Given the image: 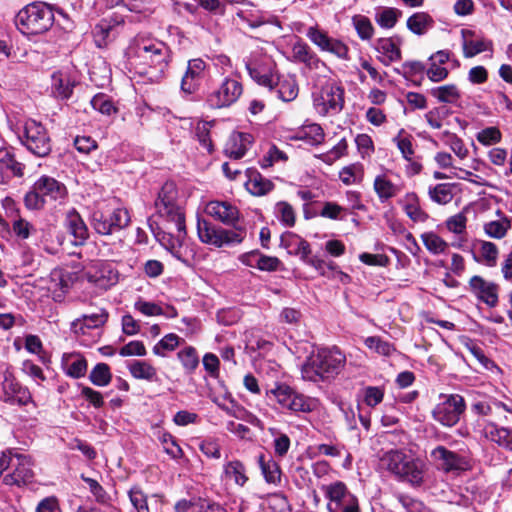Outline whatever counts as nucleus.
I'll return each instance as SVG.
<instances>
[{"mask_svg": "<svg viewBox=\"0 0 512 512\" xmlns=\"http://www.w3.org/2000/svg\"><path fill=\"white\" fill-rule=\"evenodd\" d=\"M156 214L163 218L168 224H172L177 231L176 237L171 233L162 231L159 227H154V222L148 220L149 227L158 241L169 249L172 254L181 259L177 247L186 236L185 217L178 202V190L174 182H166L158 192L154 203Z\"/></svg>", "mask_w": 512, "mask_h": 512, "instance_id": "1", "label": "nucleus"}, {"mask_svg": "<svg viewBox=\"0 0 512 512\" xmlns=\"http://www.w3.org/2000/svg\"><path fill=\"white\" fill-rule=\"evenodd\" d=\"M130 49L139 60L140 74L148 76L151 80L163 77L170 58L169 48L163 42L137 36Z\"/></svg>", "mask_w": 512, "mask_h": 512, "instance_id": "2", "label": "nucleus"}, {"mask_svg": "<svg viewBox=\"0 0 512 512\" xmlns=\"http://www.w3.org/2000/svg\"><path fill=\"white\" fill-rule=\"evenodd\" d=\"M380 465L396 479L418 488L424 482L425 464L420 459L408 456L404 451L392 449L380 458Z\"/></svg>", "mask_w": 512, "mask_h": 512, "instance_id": "3", "label": "nucleus"}, {"mask_svg": "<svg viewBox=\"0 0 512 512\" xmlns=\"http://www.w3.org/2000/svg\"><path fill=\"white\" fill-rule=\"evenodd\" d=\"M345 363L346 357L337 347L319 349L303 364L301 375L304 380L324 381L338 375Z\"/></svg>", "mask_w": 512, "mask_h": 512, "instance_id": "4", "label": "nucleus"}, {"mask_svg": "<svg viewBox=\"0 0 512 512\" xmlns=\"http://www.w3.org/2000/svg\"><path fill=\"white\" fill-rule=\"evenodd\" d=\"M54 23L52 8L44 2H33L22 8L15 16L17 29L27 36L47 32Z\"/></svg>", "mask_w": 512, "mask_h": 512, "instance_id": "5", "label": "nucleus"}, {"mask_svg": "<svg viewBox=\"0 0 512 512\" xmlns=\"http://www.w3.org/2000/svg\"><path fill=\"white\" fill-rule=\"evenodd\" d=\"M23 145L37 157H46L52 150L51 139L45 126L34 119H27L23 125Z\"/></svg>", "mask_w": 512, "mask_h": 512, "instance_id": "6", "label": "nucleus"}, {"mask_svg": "<svg viewBox=\"0 0 512 512\" xmlns=\"http://www.w3.org/2000/svg\"><path fill=\"white\" fill-rule=\"evenodd\" d=\"M439 400L432 410L433 419L443 426H455L466 410L464 398L459 394H440Z\"/></svg>", "mask_w": 512, "mask_h": 512, "instance_id": "7", "label": "nucleus"}, {"mask_svg": "<svg viewBox=\"0 0 512 512\" xmlns=\"http://www.w3.org/2000/svg\"><path fill=\"white\" fill-rule=\"evenodd\" d=\"M270 393L283 409L293 413H310L318 406V401L315 398L300 394L285 384L278 385Z\"/></svg>", "mask_w": 512, "mask_h": 512, "instance_id": "8", "label": "nucleus"}, {"mask_svg": "<svg viewBox=\"0 0 512 512\" xmlns=\"http://www.w3.org/2000/svg\"><path fill=\"white\" fill-rule=\"evenodd\" d=\"M130 221L128 210L119 207L112 211H94L91 226L100 235H111L128 227Z\"/></svg>", "mask_w": 512, "mask_h": 512, "instance_id": "9", "label": "nucleus"}, {"mask_svg": "<svg viewBox=\"0 0 512 512\" xmlns=\"http://www.w3.org/2000/svg\"><path fill=\"white\" fill-rule=\"evenodd\" d=\"M245 67L253 81L269 90L274 89L277 71L276 63L271 57L254 54L245 62Z\"/></svg>", "mask_w": 512, "mask_h": 512, "instance_id": "10", "label": "nucleus"}, {"mask_svg": "<svg viewBox=\"0 0 512 512\" xmlns=\"http://www.w3.org/2000/svg\"><path fill=\"white\" fill-rule=\"evenodd\" d=\"M242 93V83L237 79L226 77L217 89L207 95L206 103L212 109L230 107L237 102Z\"/></svg>", "mask_w": 512, "mask_h": 512, "instance_id": "11", "label": "nucleus"}, {"mask_svg": "<svg viewBox=\"0 0 512 512\" xmlns=\"http://www.w3.org/2000/svg\"><path fill=\"white\" fill-rule=\"evenodd\" d=\"M314 106L323 116L339 113L344 107L343 87L334 82L326 83L314 97Z\"/></svg>", "mask_w": 512, "mask_h": 512, "instance_id": "12", "label": "nucleus"}, {"mask_svg": "<svg viewBox=\"0 0 512 512\" xmlns=\"http://www.w3.org/2000/svg\"><path fill=\"white\" fill-rule=\"evenodd\" d=\"M306 36L321 51L329 52L342 60H349L348 46L343 41L330 37L317 25L310 26L306 31Z\"/></svg>", "mask_w": 512, "mask_h": 512, "instance_id": "13", "label": "nucleus"}, {"mask_svg": "<svg viewBox=\"0 0 512 512\" xmlns=\"http://www.w3.org/2000/svg\"><path fill=\"white\" fill-rule=\"evenodd\" d=\"M209 73L210 65L207 61L202 58L190 59L181 79V91L188 95L196 93Z\"/></svg>", "mask_w": 512, "mask_h": 512, "instance_id": "14", "label": "nucleus"}, {"mask_svg": "<svg viewBox=\"0 0 512 512\" xmlns=\"http://www.w3.org/2000/svg\"><path fill=\"white\" fill-rule=\"evenodd\" d=\"M438 469L445 473L464 471L468 469L469 462L466 457L439 445L430 454Z\"/></svg>", "mask_w": 512, "mask_h": 512, "instance_id": "15", "label": "nucleus"}, {"mask_svg": "<svg viewBox=\"0 0 512 512\" xmlns=\"http://www.w3.org/2000/svg\"><path fill=\"white\" fill-rule=\"evenodd\" d=\"M13 472L4 476L3 482L6 485H27L33 482L34 472L32 470L31 458L27 455L14 453L11 466Z\"/></svg>", "mask_w": 512, "mask_h": 512, "instance_id": "16", "label": "nucleus"}, {"mask_svg": "<svg viewBox=\"0 0 512 512\" xmlns=\"http://www.w3.org/2000/svg\"><path fill=\"white\" fill-rule=\"evenodd\" d=\"M84 275L88 282L101 290H107L118 282V272L106 262H95L87 268Z\"/></svg>", "mask_w": 512, "mask_h": 512, "instance_id": "17", "label": "nucleus"}, {"mask_svg": "<svg viewBox=\"0 0 512 512\" xmlns=\"http://www.w3.org/2000/svg\"><path fill=\"white\" fill-rule=\"evenodd\" d=\"M35 190L47 203L62 202L67 197V188L60 181L50 176H41L35 183Z\"/></svg>", "mask_w": 512, "mask_h": 512, "instance_id": "18", "label": "nucleus"}, {"mask_svg": "<svg viewBox=\"0 0 512 512\" xmlns=\"http://www.w3.org/2000/svg\"><path fill=\"white\" fill-rule=\"evenodd\" d=\"M471 292L489 307L498 304L499 286L494 282H488L481 276L475 275L469 281Z\"/></svg>", "mask_w": 512, "mask_h": 512, "instance_id": "19", "label": "nucleus"}, {"mask_svg": "<svg viewBox=\"0 0 512 512\" xmlns=\"http://www.w3.org/2000/svg\"><path fill=\"white\" fill-rule=\"evenodd\" d=\"M205 212L223 224L231 226L237 223L240 215L238 208L227 201H210Z\"/></svg>", "mask_w": 512, "mask_h": 512, "instance_id": "20", "label": "nucleus"}, {"mask_svg": "<svg viewBox=\"0 0 512 512\" xmlns=\"http://www.w3.org/2000/svg\"><path fill=\"white\" fill-rule=\"evenodd\" d=\"M292 57L295 62L304 64L310 70H318L325 65L310 46L301 39L293 44Z\"/></svg>", "mask_w": 512, "mask_h": 512, "instance_id": "21", "label": "nucleus"}, {"mask_svg": "<svg viewBox=\"0 0 512 512\" xmlns=\"http://www.w3.org/2000/svg\"><path fill=\"white\" fill-rule=\"evenodd\" d=\"M250 134L236 132L233 133L226 142L224 153L231 159H241L247 152L252 142Z\"/></svg>", "mask_w": 512, "mask_h": 512, "instance_id": "22", "label": "nucleus"}, {"mask_svg": "<svg viewBox=\"0 0 512 512\" xmlns=\"http://www.w3.org/2000/svg\"><path fill=\"white\" fill-rule=\"evenodd\" d=\"M322 490L324 491L325 497L329 499L327 505H331V507L336 510L354 496V494L349 491L346 484L341 481L323 486Z\"/></svg>", "mask_w": 512, "mask_h": 512, "instance_id": "23", "label": "nucleus"}, {"mask_svg": "<svg viewBox=\"0 0 512 512\" xmlns=\"http://www.w3.org/2000/svg\"><path fill=\"white\" fill-rule=\"evenodd\" d=\"M123 23V20H117L116 18H103L101 19L93 29V37L97 47L102 48L108 45L112 40L111 35L116 26Z\"/></svg>", "mask_w": 512, "mask_h": 512, "instance_id": "24", "label": "nucleus"}, {"mask_svg": "<svg viewBox=\"0 0 512 512\" xmlns=\"http://www.w3.org/2000/svg\"><path fill=\"white\" fill-rule=\"evenodd\" d=\"M404 212L413 222H425L428 219V214L421 208L420 200L415 192H408L399 201Z\"/></svg>", "mask_w": 512, "mask_h": 512, "instance_id": "25", "label": "nucleus"}, {"mask_svg": "<svg viewBox=\"0 0 512 512\" xmlns=\"http://www.w3.org/2000/svg\"><path fill=\"white\" fill-rule=\"evenodd\" d=\"M220 231H222L221 227H216L205 219H198L197 233L202 243L222 247L223 241H221L222 233H220Z\"/></svg>", "mask_w": 512, "mask_h": 512, "instance_id": "26", "label": "nucleus"}, {"mask_svg": "<svg viewBox=\"0 0 512 512\" xmlns=\"http://www.w3.org/2000/svg\"><path fill=\"white\" fill-rule=\"evenodd\" d=\"M282 245L286 248H291L290 253L299 255L304 263L312 257L310 244L300 236L294 233H287L281 237Z\"/></svg>", "mask_w": 512, "mask_h": 512, "instance_id": "27", "label": "nucleus"}, {"mask_svg": "<svg viewBox=\"0 0 512 512\" xmlns=\"http://www.w3.org/2000/svg\"><path fill=\"white\" fill-rule=\"evenodd\" d=\"M375 49L382 54L379 60L385 66L401 60V50L392 38H379L376 41Z\"/></svg>", "mask_w": 512, "mask_h": 512, "instance_id": "28", "label": "nucleus"}, {"mask_svg": "<svg viewBox=\"0 0 512 512\" xmlns=\"http://www.w3.org/2000/svg\"><path fill=\"white\" fill-rule=\"evenodd\" d=\"M66 225L69 232L74 236L76 244H83L87 240L89 236L88 228L75 209L67 213Z\"/></svg>", "mask_w": 512, "mask_h": 512, "instance_id": "29", "label": "nucleus"}, {"mask_svg": "<svg viewBox=\"0 0 512 512\" xmlns=\"http://www.w3.org/2000/svg\"><path fill=\"white\" fill-rule=\"evenodd\" d=\"M62 367L68 376L78 379L86 374L87 361L80 355L64 354Z\"/></svg>", "mask_w": 512, "mask_h": 512, "instance_id": "30", "label": "nucleus"}, {"mask_svg": "<svg viewBox=\"0 0 512 512\" xmlns=\"http://www.w3.org/2000/svg\"><path fill=\"white\" fill-rule=\"evenodd\" d=\"M373 188L381 203L387 202L400 192V187L394 184L385 175L376 176Z\"/></svg>", "mask_w": 512, "mask_h": 512, "instance_id": "31", "label": "nucleus"}, {"mask_svg": "<svg viewBox=\"0 0 512 512\" xmlns=\"http://www.w3.org/2000/svg\"><path fill=\"white\" fill-rule=\"evenodd\" d=\"M274 89L279 99L284 102H290L294 100L299 92L297 81L292 77H286L280 79L277 75L275 79Z\"/></svg>", "mask_w": 512, "mask_h": 512, "instance_id": "32", "label": "nucleus"}, {"mask_svg": "<svg viewBox=\"0 0 512 512\" xmlns=\"http://www.w3.org/2000/svg\"><path fill=\"white\" fill-rule=\"evenodd\" d=\"M258 463L264 479L267 483L278 484L281 481V469L279 464L271 457L264 454L258 456Z\"/></svg>", "mask_w": 512, "mask_h": 512, "instance_id": "33", "label": "nucleus"}, {"mask_svg": "<svg viewBox=\"0 0 512 512\" xmlns=\"http://www.w3.org/2000/svg\"><path fill=\"white\" fill-rule=\"evenodd\" d=\"M74 84L67 74L58 71L52 74V93L60 99H68L73 92Z\"/></svg>", "mask_w": 512, "mask_h": 512, "instance_id": "34", "label": "nucleus"}, {"mask_svg": "<svg viewBox=\"0 0 512 512\" xmlns=\"http://www.w3.org/2000/svg\"><path fill=\"white\" fill-rule=\"evenodd\" d=\"M407 28L416 35H424L434 25L433 18L426 12H416L407 19Z\"/></svg>", "mask_w": 512, "mask_h": 512, "instance_id": "35", "label": "nucleus"}, {"mask_svg": "<svg viewBox=\"0 0 512 512\" xmlns=\"http://www.w3.org/2000/svg\"><path fill=\"white\" fill-rule=\"evenodd\" d=\"M402 17V11L394 7H378L375 11L376 23L384 29H392L399 18Z\"/></svg>", "mask_w": 512, "mask_h": 512, "instance_id": "36", "label": "nucleus"}, {"mask_svg": "<svg viewBox=\"0 0 512 512\" xmlns=\"http://www.w3.org/2000/svg\"><path fill=\"white\" fill-rule=\"evenodd\" d=\"M128 369L135 379L157 381L156 368L146 361L134 360L128 364Z\"/></svg>", "mask_w": 512, "mask_h": 512, "instance_id": "37", "label": "nucleus"}, {"mask_svg": "<svg viewBox=\"0 0 512 512\" xmlns=\"http://www.w3.org/2000/svg\"><path fill=\"white\" fill-rule=\"evenodd\" d=\"M226 478L234 481L238 486H244L248 481L245 465L239 460H232L224 465L223 469Z\"/></svg>", "mask_w": 512, "mask_h": 512, "instance_id": "38", "label": "nucleus"}, {"mask_svg": "<svg viewBox=\"0 0 512 512\" xmlns=\"http://www.w3.org/2000/svg\"><path fill=\"white\" fill-rule=\"evenodd\" d=\"M462 35L464 37L463 50L465 57H473L487 51L491 47V42L484 39H467V35H473V32L470 30H462Z\"/></svg>", "mask_w": 512, "mask_h": 512, "instance_id": "39", "label": "nucleus"}, {"mask_svg": "<svg viewBox=\"0 0 512 512\" xmlns=\"http://www.w3.org/2000/svg\"><path fill=\"white\" fill-rule=\"evenodd\" d=\"M430 93L439 102L447 104H455L461 98L459 89L453 84L435 87L431 89Z\"/></svg>", "mask_w": 512, "mask_h": 512, "instance_id": "40", "label": "nucleus"}, {"mask_svg": "<svg viewBox=\"0 0 512 512\" xmlns=\"http://www.w3.org/2000/svg\"><path fill=\"white\" fill-rule=\"evenodd\" d=\"M453 184L440 183L435 186H430L428 195L430 199L440 205H445L453 199Z\"/></svg>", "mask_w": 512, "mask_h": 512, "instance_id": "41", "label": "nucleus"}, {"mask_svg": "<svg viewBox=\"0 0 512 512\" xmlns=\"http://www.w3.org/2000/svg\"><path fill=\"white\" fill-rule=\"evenodd\" d=\"M476 243L479 245L481 259L477 258L476 255H474V259L477 262L483 261L489 267H494L499 254L497 246L493 242L484 240H478Z\"/></svg>", "mask_w": 512, "mask_h": 512, "instance_id": "42", "label": "nucleus"}, {"mask_svg": "<svg viewBox=\"0 0 512 512\" xmlns=\"http://www.w3.org/2000/svg\"><path fill=\"white\" fill-rule=\"evenodd\" d=\"M246 186L248 191L255 196L266 195L274 188V184L259 173L251 176Z\"/></svg>", "mask_w": 512, "mask_h": 512, "instance_id": "43", "label": "nucleus"}, {"mask_svg": "<svg viewBox=\"0 0 512 512\" xmlns=\"http://www.w3.org/2000/svg\"><path fill=\"white\" fill-rule=\"evenodd\" d=\"M364 175L363 165L354 163L343 167L339 172V178L345 185H351L362 181Z\"/></svg>", "mask_w": 512, "mask_h": 512, "instance_id": "44", "label": "nucleus"}, {"mask_svg": "<svg viewBox=\"0 0 512 512\" xmlns=\"http://www.w3.org/2000/svg\"><path fill=\"white\" fill-rule=\"evenodd\" d=\"M276 218L285 226L293 227L296 221V215L293 207L286 201H279L274 208Z\"/></svg>", "mask_w": 512, "mask_h": 512, "instance_id": "45", "label": "nucleus"}, {"mask_svg": "<svg viewBox=\"0 0 512 512\" xmlns=\"http://www.w3.org/2000/svg\"><path fill=\"white\" fill-rule=\"evenodd\" d=\"M112 379L110 367L106 363H98L91 370L89 380L96 386H107Z\"/></svg>", "mask_w": 512, "mask_h": 512, "instance_id": "46", "label": "nucleus"}, {"mask_svg": "<svg viewBox=\"0 0 512 512\" xmlns=\"http://www.w3.org/2000/svg\"><path fill=\"white\" fill-rule=\"evenodd\" d=\"M425 248L432 254H441L446 251L448 244L435 232H426L421 235Z\"/></svg>", "mask_w": 512, "mask_h": 512, "instance_id": "47", "label": "nucleus"}, {"mask_svg": "<svg viewBox=\"0 0 512 512\" xmlns=\"http://www.w3.org/2000/svg\"><path fill=\"white\" fill-rule=\"evenodd\" d=\"M0 165L10 170L13 176L21 177L24 165L15 159L14 154L7 148L0 149Z\"/></svg>", "mask_w": 512, "mask_h": 512, "instance_id": "48", "label": "nucleus"}, {"mask_svg": "<svg viewBox=\"0 0 512 512\" xmlns=\"http://www.w3.org/2000/svg\"><path fill=\"white\" fill-rule=\"evenodd\" d=\"M177 356L187 373H192L199 365L198 353L192 346L180 350Z\"/></svg>", "mask_w": 512, "mask_h": 512, "instance_id": "49", "label": "nucleus"}, {"mask_svg": "<svg viewBox=\"0 0 512 512\" xmlns=\"http://www.w3.org/2000/svg\"><path fill=\"white\" fill-rule=\"evenodd\" d=\"M108 320V312L105 309H99L98 312L89 315H83L82 319H77L73 324L77 326L82 324L81 328L86 327L88 329L98 328L104 325Z\"/></svg>", "mask_w": 512, "mask_h": 512, "instance_id": "50", "label": "nucleus"}, {"mask_svg": "<svg viewBox=\"0 0 512 512\" xmlns=\"http://www.w3.org/2000/svg\"><path fill=\"white\" fill-rule=\"evenodd\" d=\"M69 284L60 273L52 275L49 290L53 293V299L57 302H61L64 295L68 292Z\"/></svg>", "mask_w": 512, "mask_h": 512, "instance_id": "51", "label": "nucleus"}, {"mask_svg": "<svg viewBox=\"0 0 512 512\" xmlns=\"http://www.w3.org/2000/svg\"><path fill=\"white\" fill-rule=\"evenodd\" d=\"M510 228V221L507 218L497 221H490L484 225L485 233L496 239L503 238Z\"/></svg>", "mask_w": 512, "mask_h": 512, "instance_id": "52", "label": "nucleus"}, {"mask_svg": "<svg viewBox=\"0 0 512 512\" xmlns=\"http://www.w3.org/2000/svg\"><path fill=\"white\" fill-rule=\"evenodd\" d=\"M353 24L362 40H370L373 37L374 27L368 17L363 15L354 16Z\"/></svg>", "mask_w": 512, "mask_h": 512, "instance_id": "53", "label": "nucleus"}, {"mask_svg": "<svg viewBox=\"0 0 512 512\" xmlns=\"http://www.w3.org/2000/svg\"><path fill=\"white\" fill-rule=\"evenodd\" d=\"M476 139L484 146H491L501 141L502 133L497 127L490 126L479 131L476 135Z\"/></svg>", "mask_w": 512, "mask_h": 512, "instance_id": "54", "label": "nucleus"}, {"mask_svg": "<svg viewBox=\"0 0 512 512\" xmlns=\"http://www.w3.org/2000/svg\"><path fill=\"white\" fill-rule=\"evenodd\" d=\"M159 441L163 445L164 451L173 459H179L183 456L181 447L177 444L175 438L168 432H163L159 436Z\"/></svg>", "mask_w": 512, "mask_h": 512, "instance_id": "55", "label": "nucleus"}, {"mask_svg": "<svg viewBox=\"0 0 512 512\" xmlns=\"http://www.w3.org/2000/svg\"><path fill=\"white\" fill-rule=\"evenodd\" d=\"M91 105L95 110L108 116L117 111L110 97L102 93L95 95L91 99Z\"/></svg>", "mask_w": 512, "mask_h": 512, "instance_id": "56", "label": "nucleus"}, {"mask_svg": "<svg viewBox=\"0 0 512 512\" xmlns=\"http://www.w3.org/2000/svg\"><path fill=\"white\" fill-rule=\"evenodd\" d=\"M233 227L234 229L232 230L222 228V231H220V233H222L221 241H223V246L230 244H240L243 242L246 236V228L242 226H236V224Z\"/></svg>", "mask_w": 512, "mask_h": 512, "instance_id": "57", "label": "nucleus"}, {"mask_svg": "<svg viewBox=\"0 0 512 512\" xmlns=\"http://www.w3.org/2000/svg\"><path fill=\"white\" fill-rule=\"evenodd\" d=\"M306 264L312 266L320 275L328 278L334 277L333 273L338 268L334 262H326L317 256H312Z\"/></svg>", "mask_w": 512, "mask_h": 512, "instance_id": "58", "label": "nucleus"}, {"mask_svg": "<svg viewBox=\"0 0 512 512\" xmlns=\"http://www.w3.org/2000/svg\"><path fill=\"white\" fill-rule=\"evenodd\" d=\"M348 144L345 138H342L331 150L321 154L320 159L328 165L346 155Z\"/></svg>", "mask_w": 512, "mask_h": 512, "instance_id": "59", "label": "nucleus"}, {"mask_svg": "<svg viewBox=\"0 0 512 512\" xmlns=\"http://www.w3.org/2000/svg\"><path fill=\"white\" fill-rule=\"evenodd\" d=\"M324 131L319 124L313 123L307 125L302 130V138L306 139L312 145H319L324 141Z\"/></svg>", "mask_w": 512, "mask_h": 512, "instance_id": "60", "label": "nucleus"}, {"mask_svg": "<svg viewBox=\"0 0 512 512\" xmlns=\"http://www.w3.org/2000/svg\"><path fill=\"white\" fill-rule=\"evenodd\" d=\"M449 115V109L445 106L435 107L425 114V119L433 129L442 127V120Z\"/></svg>", "mask_w": 512, "mask_h": 512, "instance_id": "61", "label": "nucleus"}, {"mask_svg": "<svg viewBox=\"0 0 512 512\" xmlns=\"http://www.w3.org/2000/svg\"><path fill=\"white\" fill-rule=\"evenodd\" d=\"M395 498L407 512H424L425 505L422 501L404 493H396Z\"/></svg>", "mask_w": 512, "mask_h": 512, "instance_id": "62", "label": "nucleus"}, {"mask_svg": "<svg viewBox=\"0 0 512 512\" xmlns=\"http://www.w3.org/2000/svg\"><path fill=\"white\" fill-rule=\"evenodd\" d=\"M384 388L368 386L364 389V403L369 407H375L383 401Z\"/></svg>", "mask_w": 512, "mask_h": 512, "instance_id": "63", "label": "nucleus"}, {"mask_svg": "<svg viewBox=\"0 0 512 512\" xmlns=\"http://www.w3.org/2000/svg\"><path fill=\"white\" fill-rule=\"evenodd\" d=\"M129 498L137 512H149L147 497L139 487L130 489Z\"/></svg>", "mask_w": 512, "mask_h": 512, "instance_id": "64", "label": "nucleus"}]
</instances>
